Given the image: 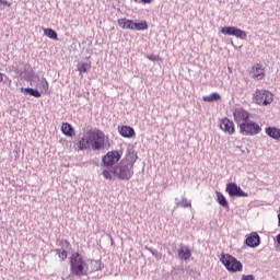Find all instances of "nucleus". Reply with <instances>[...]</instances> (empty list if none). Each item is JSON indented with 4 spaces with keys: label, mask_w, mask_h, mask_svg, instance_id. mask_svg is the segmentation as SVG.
I'll return each instance as SVG.
<instances>
[{
    "label": "nucleus",
    "mask_w": 280,
    "mask_h": 280,
    "mask_svg": "<svg viewBox=\"0 0 280 280\" xmlns=\"http://www.w3.org/2000/svg\"><path fill=\"white\" fill-rule=\"evenodd\" d=\"M67 148H71V141H66Z\"/></svg>",
    "instance_id": "nucleus-35"
},
{
    "label": "nucleus",
    "mask_w": 280,
    "mask_h": 280,
    "mask_svg": "<svg viewBox=\"0 0 280 280\" xmlns=\"http://www.w3.org/2000/svg\"><path fill=\"white\" fill-rule=\"evenodd\" d=\"M202 100L203 102H218V100H221V96L218 93H212L208 96H203Z\"/></svg>",
    "instance_id": "nucleus-24"
},
{
    "label": "nucleus",
    "mask_w": 280,
    "mask_h": 280,
    "mask_svg": "<svg viewBox=\"0 0 280 280\" xmlns=\"http://www.w3.org/2000/svg\"><path fill=\"white\" fill-rule=\"evenodd\" d=\"M86 275L97 272V270H102V262L98 260H86Z\"/></svg>",
    "instance_id": "nucleus-13"
},
{
    "label": "nucleus",
    "mask_w": 280,
    "mask_h": 280,
    "mask_svg": "<svg viewBox=\"0 0 280 280\" xmlns=\"http://www.w3.org/2000/svg\"><path fill=\"white\" fill-rule=\"evenodd\" d=\"M153 0H141V3H152Z\"/></svg>",
    "instance_id": "nucleus-32"
},
{
    "label": "nucleus",
    "mask_w": 280,
    "mask_h": 280,
    "mask_svg": "<svg viewBox=\"0 0 280 280\" xmlns=\"http://www.w3.org/2000/svg\"><path fill=\"white\" fill-rule=\"evenodd\" d=\"M225 191L231 197L244 198L246 196V192H244V190H242V188H240L235 183H229L226 185Z\"/></svg>",
    "instance_id": "nucleus-8"
},
{
    "label": "nucleus",
    "mask_w": 280,
    "mask_h": 280,
    "mask_svg": "<svg viewBox=\"0 0 280 280\" xmlns=\"http://www.w3.org/2000/svg\"><path fill=\"white\" fill-rule=\"evenodd\" d=\"M40 88L45 91V93H49V82H47V79H43L40 81Z\"/></svg>",
    "instance_id": "nucleus-26"
},
{
    "label": "nucleus",
    "mask_w": 280,
    "mask_h": 280,
    "mask_svg": "<svg viewBox=\"0 0 280 280\" xmlns=\"http://www.w3.org/2000/svg\"><path fill=\"white\" fill-rule=\"evenodd\" d=\"M261 132V127L257 122L249 121L246 124L247 135H259Z\"/></svg>",
    "instance_id": "nucleus-15"
},
{
    "label": "nucleus",
    "mask_w": 280,
    "mask_h": 280,
    "mask_svg": "<svg viewBox=\"0 0 280 280\" xmlns=\"http://www.w3.org/2000/svg\"><path fill=\"white\" fill-rule=\"evenodd\" d=\"M70 270L75 277L86 276L89 268L86 267V260L80 255V253H74L70 257Z\"/></svg>",
    "instance_id": "nucleus-2"
},
{
    "label": "nucleus",
    "mask_w": 280,
    "mask_h": 280,
    "mask_svg": "<svg viewBox=\"0 0 280 280\" xmlns=\"http://www.w3.org/2000/svg\"><path fill=\"white\" fill-rule=\"evenodd\" d=\"M246 280H255V277H253V276H246Z\"/></svg>",
    "instance_id": "nucleus-33"
},
{
    "label": "nucleus",
    "mask_w": 280,
    "mask_h": 280,
    "mask_svg": "<svg viewBox=\"0 0 280 280\" xmlns=\"http://www.w3.org/2000/svg\"><path fill=\"white\" fill-rule=\"evenodd\" d=\"M119 159H121V155H119V152L117 151H110L107 152V154L103 158V163L106 165V167H113Z\"/></svg>",
    "instance_id": "nucleus-9"
},
{
    "label": "nucleus",
    "mask_w": 280,
    "mask_h": 280,
    "mask_svg": "<svg viewBox=\"0 0 280 280\" xmlns=\"http://www.w3.org/2000/svg\"><path fill=\"white\" fill-rule=\"evenodd\" d=\"M1 5H8V8L12 7V3L8 2L7 0H0Z\"/></svg>",
    "instance_id": "nucleus-31"
},
{
    "label": "nucleus",
    "mask_w": 280,
    "mask_h": 280,
    "mask_svg": "<svg viewBox=\"0 0 280 280\" xmlns=\"http://www.w3.org/2000/svg\"><path fill=\"white\" fill-rule=\"evenodd\" d=\"M217 201L219 202V205H221V207L229 209V201H226V198L224 197V195H222V192H217Z\"/></svg>",
    "instance_id": "nucleus-23"
},
{
    "label": "nucleus",
    "mask_w": 280,
    "mask_h": 280,
    "mask_svg": "<svg viewBox=\"0 0 280 280\" xmlns=\"http://www.w3.org/2000/svg\"><path fill=\"white\" fill-rule=\"evenodd\" d=\"M37 80H40L38 77H36Z\"/></svg>",
    "instance_id": "nucleus-38"
},
{
    "label": "nucleus",
    "mask_w": 280,
    "mask_h": 280,
    "mask_svg": "<svg viewBox=\"0 0 280 280\" xmlns=\"http://www.w3.org/2000/svg\"><path fill=\"white\" fill-rule=\"evenodd\" d=\"M132 30L136 32H143L148 30V22L141 21V22H133Z\"/></svg>",
    "instance_id": "nucleus-19"
},
{
    "label": "nucleus",
    "mask_w": 280,
    "mask_h": 280,
    "mask_svg": "<svg viewBox=\"0 0 280 280\" xmlns=\"http://www.w3.org/2000/svg\"><path fill=\"white\" fill-rule=\"evenodd\" d=\"M236 124L240 125V132H246V112L243 108H236L233 113Z\"/></svg>",
    "instance_id": "nucleus-6"
},
{
    "label": "nucleus",
    "mask_w": 280,
    "mask_h": 280,
    "mask_svg": "<svg viewBox=\"0 0 280 280\" xmlns=\"http://www.w3.org/2000/svg\"><path fill=\"white\" fill-rule=\"evenodd\" d=\"M61 132L66 137H75V129H73V126H71L69 122H63L61 125Z\"/></svg>",
    "instance_id": "nucleus-16"
},
{
    "label": "nucleus",
    "mask_w": 280,
    "mask_h": 280,
    "mask_svg": "<svg viewBox=\"0 0 280 280\" xmlns=\"http://www.w3.org/2000/svg\"><path fill=\"white\" fill-rule=\"evenodd\" d=\"M77 69L79 73H86L88 71H91V62H79Z\"/></svg>",
    "instance_id": "nucleus-20"
},
{
    "label": "nucleus",
    "mask_w": 280,
    "mask_h": 280,
    "mask_svg": "<svg viewBox=\"0 0 280 280\" xmlns=\"http://www.w3.org/2000/svg\"><path fill=\"white\" fill-rule=\"evenodd\" d=\"M113 174L119 178V180H130V178L135 176V164L131 162H122L114 167Z\"/></svg>",
    "instance_id": "nucleus-3"
},
{
    "label": "nucleus",
    "mask_w": 280,
    "mask_h": 280,
    "mask_svg": "<svg viewBox=\"0 0 280 280\" xmlns=\"http://www.w3.org/2000/svg\"><path fill=\"white\" fill-rule=\"evenodd\" d=\"M106 145H108V136L97 128L88 130L77 143L80 151L104 150Z\"/></svg>",
    "instance_id": "nucleus-1"
},
{
    "label": "nucleus",
    "mask_w": 280,
    "mask_h": 280,
    "mask_svg": "<svg viewBox=\"0 0 280 280\" xmlns=\"http://www.w3.org/2000/svg\"><path fill=\"white\" fill-rule=\"evenodd\" d=\"M148 60H151V62H159L163 60V58L156 56V55H147Z\"/></svg>",
    "instance_id": "nucleus-27"
},
{
    "label": "nucleus",
    "mask_w": 280,
    "mask_h": 280,
    "mask_svg": "<svg viewBox=\"0 0 280 280\" xmlns=\"http://www.w3.org/2000/svg\"><path fill=\"white\" fill-rule=\"evenodd\" d=\"M220 128L225 135H235V124L226 117L220 120Z\"/></svg>",
    "instance_id": "nucleus-10"
},
{
    "label": "nucleus",
    "mask_w": 280,
    "mask_h": 280,
    "mask_svg": "<svg viewBox=\"0 0 280 280\" xmlns=\"http://www.w3.org/2000/svg\"><path fill=\"white\" fill-rule=\"evenodd\" d=\"M253 102L257 106H270L275 102V94L267 90H256L253 94Z\"/></svg>",
    "instance_id": "nucleus-4"
},
{
    "label": "nucleus",
    "mask_w": 280,
    "mask_h": 280,
    "mask_svg": "<svg viewBox=\"0 0 280 280\" xmlns=\"http://www.w3.org/2000/svg\"><path fill=\"white\" fill-rule=\"evenodd\" d=\"M177 255L179 259L187 261V259H190L191 257V249L188 247H182L177 250Z\"/></svg>",
    "instance_id": "nucleus-17"
},
{
    "label": "nucleus",
    "mask_w": 280,
    "mask_h": 280,
    "mask_svg": "<svg viewBox=\"0 0 280 280\" xmlns=\"http://www.w3.org/2000/svg\"><path fill=\"white\" fill-rule=\"evenodd\" d=\"M118 25L121 30H132L133 21L126 18L118 20Z\"/></svg>",
    "instance_id": "nucleus-18"
},
{
    "label": "nucleus",
    "mask_w": 280,
    "mask_h": 280,
    "mask_svg": "<svg viewBox=\"0 0 280 280\" xmlns=\"http://www.w3.org/2000/svg\"><path fill=\"white\" fill-rule=\"evenodd\" d=\"M220 261L229 272H242V262L231 254H221Z\"/></svg>",
    "instance_id": "nucleus-5"
},
{
    "label": "nucleus",
    "mask_w": 280,
    "mask_h": 280,
    "mask_svg": "<svg viewBox=\"0 0 280 280\" xmlns=\"http://www.w3.org/2000/svg\"><path fill=\"white\" fill-rule=\"evenodd\" d=\"M59 246H62L63 248H69V246H71V243H69V241L67 240H61L59 242Z\"/></svg>",
    "instance_id": "nucleus-30"
},
{
    "label": "nucleus",
    "mask_w": 280,
    "mask_h": 280,
    "mask_svg": "<svg viewBox=\"0 0 280 280\" xmlns=\"http://www.w3.org/2000/svg\"><path fill=\"white\" fill-rule=\"evenodd\" d=\"M44 35L50 38L51 40H58V33L54 28H44Z\"/></svg>",
    "instance_id": "nucleus-21"
},
{
    "label": "nucleus",
    "mask_w": 280,
    "mask_h": 280,
    "mask_svg": "<svg viewBox=\"0 0 280 280\" xmlns=\"http://www.w3.org/2000/svg\"><path fill=\"white\" fill-rule=\"evenodd\" d=\"M118 132L120 136H122L125 139H132V137L136 135L135 129L130 126H121L118 127Z\"/></svg>",
    "instance_id": "nucleus-14"
},
{
    "label": "nucleus",
    "mask_w": 280,
    "mask_h": 280,
    "mask_svg": "<svg viewBox=\"0 0 280 280\" xmlns=\"http://www.w3.org/2000/svg\"><path fill=\"white\" fill-rule=\"evenodd\" d=\"M179 206L183 207L184 209H187V208L191 207V201L187 200V198H184L179 202Z\"/></svg>",
    "instance_id": "nucleus-28"
},
{
    "label": "nucleus",
    "mask_w": 280,
    "mask_h": 280,
    "mask_svg": "<svg viewBox=\"0 0 280 280\" xmlns=\"http://www.w3.org/2000/svg\"><path fill=\"white\" fill-rule=\"evenodd\" d=\"M259 244H261L259 234L257 232H252L246 238V246H249L250 248H257Z\"/></svg>",
    "instance_id": "nucleus-12"
},
{
    "label": "nucleus",
    "mask_w": 280,
    "mask_h": 280,
    "mask_svg": "<svg viewBox=\"0 0 280 280\" xmlns=\"http://www.w3.org/2000/svg\"><path fill=\"white\" fill-rule=\"evenodd\" d=\"M242 280H246V276H243V277H242Z\"/></svg>",
    "instance_id": "nucleus-37"
},
{
    "label": "nucleus",
    "mask_w": 280,
    "mask_h": 280,
    "mask_svg": "<svg viewBox=\"0 0 280 280\" xmlns=\"http://www.w3.org/2000/svg\"><path fill=\"white\" fill-rule=\"evenodd\" d=\"M249 75L254 79V80H264L266 78V69H264L261 67V65L256 63L250 72Z\"/></svg>",
    "instance_id": "nucleus-11"
},
{
    "label": "nucleus",
    "mask_w": 280,
    "mask_h": 280,
    "mask_svg": "<svg viewBox=\"0 0 280 280\" xmlns=\"http://www.w3.org/2000/svg\"><path fill=\"white\" fill-rule=\"evenodd\" d=\"M221 34H224V36H235L236 38H246V32H244L235 26L222 27Z\"/></svg>",
    "instance_id": "nucleus-7"
},
{
    "label": "nucleus",
    "mask_w": 280,
    "mask_h": 280,
    "mask_svg": "<svg viewBox=\"0 0 280 280\" xmlns=\"http://www.w3.org/2000/svg\"><path fill=\"white\" fill-rule=\"evenodd\" d=\"M22 93H27L28 95H32V97H40V92L38 90H34L32 88H22Z\"/></svg>",
    "instance_id": "nucleus-22"
},
{
    "label": "nucleus",
    "mask_w": 280,
    "mask_h": 280,
    "mask_svg": "<svg viewBox=\"0 0 280 280\" xmlns=\"http://www.w3.org/2000/svg\"><path fill=\"white\" fill-rule=\"evenodd\" d=\"M5 74H3V73H1L0 72V82H3V77H4Z\"/></svg>",
    "instance_id": "nucleus-34"
},
{
    "label": "nucleus",
    "mask_w": 280,
    "mask_h": 280,
    "mask_svg": "<svg viewBox=\"0 0 280 280\" xmlns=\"http://www.w3.org/2000/svg\"><path fill=\"white\" fill-rule=\"evenodd\" d=\"M56 254L58 255L59 259H61V261H65L68 257V253L65 249H56Z\"/></svg>",
    "instance_id": "nucleus-25"
},
{
    "label": "nucleus",
    "mask_w": 280,
    "mask_h": 280,
    "mask_svg": "<svg viewBox=\"0 0 280 280\" xmlns=\"http://www.w3.org/2000/svg\"><path fill=\"white\" fill-rule=\"evenodd\" d=\"M277 242L280 245V233L277 235Z\"/></svg>",
    "instance_id": "nucleus-36"
},
{
    "label": "nucleus",
    "mask_w": 280,
    "mask_h": 280,
    "mask_svg": "<svg viewBox=\"0 0 280 280\" xmlns=\"http://www.w3.org/2000/svg\"><path fill=\"white\" fill-rule=\"evenodd\" d=\"M103 176H104V178H106V180L113 179V174L108 170L103 171Z\"/></svg>",
    "instance_id": "nucleus-29"
}]
</instances>
